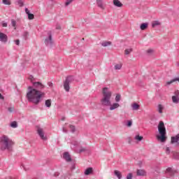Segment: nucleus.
<instances>
[{
    "instance_id": "obj_11",
    "label": "nucleus",
    "mask_w": 179,
    "mask_h": 179,
    "mask_svg": "<svg viewBox=\"0 0 179 179\" xmlns=\"http://www.w3.org/2000/svg\"><path fill=\"white\" fill-rule=\"evenodd\" d=\"M166 174H169L171 176V177H173V176L174 175L175 173H177V171L174 169H173V168H168L166 171Z\"/></svg>"
},
{
    "instance_id": "obj_17",
    "label": "nucleus",
    "mask_w": 179,
    "mask_h": 179,
    "mask_svg": "<svg viewBox=\"0 0 179 179\" xmlns=\"http://www.w3.org/2000/svg\"><path fill=\"white\" fill-rule=\"evenodd\" d=\"M52 103V101L51 99H47L45 101V107H48V108H50L51 107V104Z\"/></svg>"
},
{
    "instance_id": "obj_37",
    "label": "nucleus",
    "mask_w": 179,
    "mask_h": 179,
    "mask_svg": "<svg viewBox=\"0 0 179 179\" xmlns=\"http://www.w3.org/2000/svg\"><path fill=\"white\" fill-rule=\"evenodd\" d=\"M8 110L9 113H13V112H15V108H13V107H9V108H8Z\"/></svg>"
},
{
    "instance_id": "obj_12",
    "label": "nucleus",
    "mask_w": 179,
    "mask_h": 179,
    "mask_svg": "<svg viewBox=\"0 0 179 179\" xmlns=\"http://www.w3.org/2000/svg\"><path fill=\"white\" fill-rule=\"evenodd\" d=\"M179 141V134L175 136H172L171 139V143H178Z\"/></svg>"
},
{
    "instance_id": "obj_44",
    "label": "nucleus",
    "mask_w": 179,
    "mask_h": 179,
    "mask_svg": "<svg viewBox=\"0 0 179 179\" xmlns=\"http://www.w3.org/2000/svg\"><path fill=\"white\" fill-rule=\"evenodd\" d=\"M48 86H49V87H52L54 86V84L51 82H48Z\"/></svg>"
},
{
    "instance_id": "obj_24",
    "label": "nucleus",
    "mask_w": 179,
    "mask_h": 179,
    "mask_svg": "<svg viewBox=\"0 0 179 179\" xmlns=\"http://www.w3.org/2000/svg\"><path fill=\"white\" fill-rule=\"evenodd\" d=\"M102 47H108V45H111V42L105 41L101 43Z\"/></svg>"
},
{
    "instance_id": "obj_36",
    "label": "nucleus",
    "mask_w": 179,
    "mask_h": 179,
    "mask_svg": "<svg viewBox=\"0 0 179 179\" xmlns=\"http://www.w3.org/2000/svg\"><path fill=\"white\" fill-rule=\"evenodd\" d=\"M1 26H2V27H8V23L4 22V21H3L1 22Z\"/></svg>"
},
{
    "instance_id": "obj_27",
    "label": "nucleus",
    "mask_w": 179,
    "mask_h": 179,
    "mask_svg": "<svg viewBox=\"0 0 179 179\" xmlns=\"http://www.w3.org/2000/svg\"><path fill=\"white\" fill-rule=\"evenodd\" d=\"M131 52H132V48L126 49L124 50V54L126 55H129V54H131Z\"/></svg>"
},
{
    "instance_id": "obj_14",
    "label": "nucleus",
    "mask_w": 179,
    "mask_h": 179,
    "mask_svg": "<svg viewBox=\"0 0 179 179\" xmlns=\"http://www.w3.org/2000/svg\"><path fill=\"white\" fill-rule=\"evenodd\" d=\"M140 106L139 104L136 103H134L131 104V108L133 110V111H138V110H139L140 108Z\"/></svg>"
},
{
    "instance_id": "obj_29",
    "label": "nucleus",
    "mask_w": 179,
    "mask_h": 179,
    "mask_svg": "<svg viewBox=\"0 0 179 179\" xmlns=\"http://www.w3.org/2000/svg\"><path fill=\"white\" fill-rule=\"evenodd\" d=\"M10 127L12 128H17V122H13L11 124H10Z\"/></svg>"
},
{
    "instance_id": "obj_42",
    "label": "nucleus",
    "mask_w": 179,
    "mask_h": 179,
    "mask_svg": "<svg viewBox=\"0 0 179 179\" xmlns=\"http://www.w3.org/2000/svg\"><path fill=\"white\" fill-rule=\"evenodd\" d=\"M166 155H170V148L166 147Z\"/></svg>"
},
{
    "instance_id": "obj_47",
    "label": "nucleus",
    "mask_w": 179,
    "mask_h": 179,
    "mask_svg": "<svg viewBox=\"0 0 179 179\" xmlns=\"http://www.w3.org/2000/svg\"><path fill=\"white\" fill-rule=\"evenodd\" d=\"M25 13H27V15L30 14V10H29V8H25Z\"/></svg>"
},
{
    "instance_id": "obj_28",
    "label": "nucleus",
    "mask_w": 179,
    "mask_h": 179,
    "mask_svg": "<svg viewBox=\"0 0 179 179\" xmlns=\"http://www.w3.org/2000/svg\"><path fill=\"white\" fill-rule=\"evenodd\" d=\"M17 5L22 8L24 5V3L23 2L22 0H17Z\"/></svg>"
},
{
    "instance_id": "obj_56",
    "label": "nucleus",
    "mask_w": 179,
    "mask_h": 179,
    "mask_svg": "<svg viewBox=\"0 0 179 179\" xmlns=\"http://www.w3.org/2000/svg\"><path fill=\"white\" fill-rule=\"evenodd\" d=\"M177 145L179 146V143H177Z\"/></svg>"
},
{
    "instance_id": "obj_39",
    "label": "nucleus",
    "mask_w": 179,
    "mask_h": 179,
    "mask_svg": "<svg viewBox=\"0 0 179 179\" xmlns=\"http://www.w3.org/2000/svg\"><path fill=\"white\" fill-rule=\"evenodd\" d=\"M127 127H132V121L131 120L127 121Z\"/></svg>"
},
{
    "instance_id": "obj_32",
    "label": "nucleus",
    "mask_w": 179,
    "mask_h": 179,
    "mask_svg": "<svg viewBox=\"0 0 179 179\" xmlns=\"http://www.w3.org/2000/svg\"><path fill=\"white\" fill-rule=\"evenodd\" d=\"M173 157L176 160H179V152H175L173 153Z\"/></svg>"
},
{
    "instance_id": "obj_45",
    "label": "nucleus",
    "mask_w": 179,
    "mask_h": 179,
    "mask_svg": "<svg viewBox=\"0 0 179 179\" xmlns=\"http://www.w3.org/2000/svg\"><path fill=\"white\" fill-rule=\"evenodd\" d=\"M147 53H148V54H153V50H152V49L148 50H147Z\"/></svg>"
},
{
    "instance_id": "obj_3",
    "label": "nucleus",
    "mask_w": 179,
    "mask_h": 179,
    "mask_svg": "<svg viewBox=\"0 0 179 179\" xmlns=\"http://www.w3.org/2000/svg\"><path fill=\"white\" fill-rule=\"evenodd\" d=\"M13 145L15 143L9 136L3 135L0 137V150H10Z\"/></svg>"
},
{
    "instance_id": "obj_4",
    "label": "nucleus",
    "mask_w": 179,
    "mask_h": 179,
    "mask_svg": "<svg viewBox=\"0 0 179 179\" xmlns=\"http://www.w3.org/2000/svg\"><path fill=\"white\" fill-rule=\"evenodd\" d=\"M158 132L159 134V135L157 136L158 141L166 142V127L164 126V122L163 121H160L158 124Z\"/></svg>"
},
{
    "instance_id": "obj_55",
    "label": "nucleus",
    "mask_w": 179,
    "mask_h": 179,
    "mask_svg": "<svg viewBox=\"0 0 179 179\" xmlns=\"http://www.w3.org/2000/svg\"><path fill=\"white\" fill-rule=\"evenodd\" d=\"M62 120V121H64V120H65V118L63 117Z\"/></svg>"
},
{
    "instance_id": "obj_54",
    "label": "nucleus",
    "mask_w": 179,
    "mask_h": 179,
    "mask_svg": "<svg viewBox=\"0 0 179 179\" xmlns=\"http://www.w3.org/2000/svg\"><path fill=\"white\" fill-rule=\"evenodd\" d=\"M0 100H3V96H2V94H0Z\"/></svg>"
},
{
    "instance_id": "obj_21",
    "label": "nucleus",
    "mask_w": 179,
    "mask_h": 179,
    "mask_svg": "<svg viewBox=\"0 0 179 179\" xmlns=\"http://www.w3.org/2000/svg\"><path fill=\"white\" fill-rule=\"evenodd\" d=\"M115 100L116 103H120V101H121V94H117Z\"/></svg>"
},
{
    "instance_id": "obj_33",
    "label": "nucleus",
    "mask_w": 179,
    "mask_h": 179,
    "mask_svg": "<svg viewBox=\"0 0 179 179\" xmlns=\"http://www.w3.org/2000/svg\"><path fill=\"white\" fill-rule=\"evenodd\" d=\"M3 5H10V0H3Z\"/></svg>"
},
{
    "instance_id": "obj_15",
    "label": "nucleus",
    "mask_w": 179,
    "mask_h": 179,
    "mask_svg": "<svg viewBox=\"0 0 179 179\" xmlns=\"http://www.w3.org/2000/svg\"><path fill=\"white\" fill-rule=\"evenodd\" d=\"M136 174L138 176H146V172L143 169H138Z\"/></svg>"
},
{
    "instance_id": "obj_6",
    "label": "nucleus",
    "mask_w": 179,
    "mask_h": 179,
    "mask_svg": "<svg viewBox=\"0 0 179 179\" xmlns=\"http://www.w3.org/2000/svg\"><path fill=\"white\" fill-rule=\"evenodd\" d=\"M73 79V77L72 76H69L66 78L64 82V89L66 92H69L71 90V87L69 85L71 84V82H72Z\"/></svg>"
},
{
    "instance_id": "obj_8",
    "label": "nucleus",
    "mask_w": 179,
    "mask_h": 179,
    "mask_svg": "<svg viewBox=\"0 0 179 179\" xmlns=\"http://www.w3.org/2000/svg\"><path fill=\"white\" fill-rule=\"evenodd\" d=\"M0 41H1V43H7L8 42V35L5 34L2 32H0Z\"/></svg>"
},
{
    "instance_id": "obj_16",
    "label": "nucleus",
    "mask_w": 179,
    "mask_h": 179,
    "mask_svg": "<svg viewBox=\"0 0 179 179\" xmlns=\"http://www.w3.org/2000/svg\"><path fill=\"white\" fill-rule=\"evenodd\" d=\"M113 5L117 6V8H121L122 6L121 1L119 0H113Z\"/></svg>"
},
{
    "instance_id": "obj_1",
    "label": "nucleus",
    "mask_w": 179,
    "mask_h": 179,
    "mask_svg": "<svg viewBox=\"0 0 179 179\" xmlns=\"http://www.w3.org/2000/svg\"><path fill=\"white\" fill-rule=\"evenodd\" d=\"M33 87H28V92L27 93V99L29 103H33L34 104H39L41 99L45 97V92H41L45 85L41 82H31Z\"/></svg>"
},
{
    "instance_id": "obj_41",
    "label": "nucleus",
    "mask_w": 179,
    "mask_h": 179,
    "mask_svg": "<svg viewBox=\"0 0 179 179\" xmlns=\"http://www.w3.org/2000/svg\"><path fill=\"white\" fill-rule=\"evenodd\" d=\"M127 179H132V173H129L127 177H126Z\"/></svg>"
},
{
    "instance_id": "obj_7",
    "label": "nucleus",
    "mask_w": 179,
    "mask_h": 179,
    "mask_svg": "<svg viewBox=\"0 0 179 179\" xmlns=\"http://www.w3.org/2000/svg\"><path fill=\"white\" fill-rule=\"evenodd\" d=\"M37 134L42 141H47V136L44 135V131L41 128L37 129Z\"/></svg>"
},
{
    "instance_id": "obj_22",
    "label": "nucleus",
    "mask_w": 179,
    "mask_h": 179,
    "mask_svg": "<svg viewBox=\"0 0 179 179\" xmlns=\"http://www.w3.org/2000/svg\"><path fill=\"white\" fill-rule=\"evenodd\" d=\"M173 103H176V104L179 102V98L177 96H172Z\"/></svg>"
},
{
    "instance_id": "obj_18",
    "label": "nucleus",
    "mask_w": 179,
    "mask_h": 179,
    "mask_svg": "<svg viewBox=\"0 0 179 179\" xmlns=\"http://www.w3.org/2000/svg\"><path fill=\"white\" fill-rule=\"evenodd\" d=\"M163 110H164V107L162 104H159L157 106V111L159 113V114L163 113Z\"/></svg>"
},
{
    "instance_id": "obj_30",
    "label": "nucleus",
    "mask_w": 179,
    "mask_h": 179,
    "mask_svg": "<svg viewBox=\"0 0 179 179\" xmlns=\"http://www.w3.org/2000/svg\"><path fill=\"white\" fill-rule=\"evenodd\" d=\"M75 0H66L65 3V6H69L71 5V3L73 2Z\"/></svg>"
},
{
    "instance_id": "obj_26",
    "label": "nucleus",
    "mask_w": 179,
    "mask_h": 179,
    "mask_svg": "<svg viewBox=\"0 0 179 179\" xmlns=\"http://www.w3.org/2000/svg\"><path fill=\"white\" fill-rule=\"evenodd\" d=\"M121 68H122V64H117L115 65V71H120V69H121Z\"/></svg>"
},
{
    "instance_id": "obj_49",
    "label": "nucleus",
    "mask_w": 179,
    "mask_h": 179,
    "mask_svg": "<svg viewBox=\"0 0 179 179\" xmlns=\"http://www.w3.org/2000/svg\"><path fill=\"white\" fill-rule=\"evenodd\" d=\"M68 176H66V175L62 176L60 177L61 179H66Z\"/></svg>"
},
{
    "instance_id": "obj_50",
    "label": "nucleus",
    "mask_w": 179,
    "mask_h": 179,
    "mask_svg": "<svg viewBox=\"0 0 179 179\" xmlns=\"http://www.w3.org/2000/svg\"><path fill=\"white\" fill-rule=\"evenodd\" d=\"M175 94H176V96H179V91H178V90H176V91L175 92Z\"/></svg>"
},
{
    "instance_id": "obj_9",
    "label": "nucleus",
    "mask_w": 179,
    "mask_h": 179,
    "mask_svg": "<svg viewBox=\"0 0 179 179\" xmlns=\"http://www.w3.org/2000/svg\"><path fill=\"white\" fill-rule=\"evenodd\" d=\"M96 5L98 8H100V9H102V10H104V9H106V6L103 3V0H96Z\"/></svg>"
},
{
    "instance_id": "obj_13",
    "label": "nucleus",
    "mask_w": 179,
    "mask_h": 179,
    "mask_svg": "<svg viewBox=\"0 0 179 179\" xmlns=\"http://www.w3.org/2000/svg\"><path fill=\"white\" fill-rule=\"evenodd\" d=\"M85 176H90V174H93V168L89 167L84 171Z\"/></svg>"
},
{
    "instance_id": "obj_53",
    "label": "nucleus",
    "mask_w": 179,
    "mask_h": 179,
    "mask_svg": "<svg viewBox=\"0 0 179 179\" xmlns=\"http://www.w3.org/2000/svg\"><path fill=\"white\" fill-rule=\"evenodd\" d=\"M85 148H83V149H80V150H79V153H82V152H85Z\"/></svg>"
},
{
    "instance_id": "obj_38",
    "label": "nucleus",
    "mask_w": 179,
    "mask_h": 179,
    "mask_svg": "<svg viewBox=\"0 0 179 179\" xmlns=\"http://www.w3.org/2000/svg\"><path fill=\"white\" fill-rule=\"evenodd\" d=\"M11 25L13 26V27H16V21H15L14 20H12Z\"/></svg>"
},
{
    "instance_id": "obj_43",
    "label": "nucleus",
    "mask_w": 179,
    "mask_h": 179,
    "mask_svg": "<svg viewBox=\"0 0 179 179\" xmlns=\"http://www.w3.org/2000/svg\"><path fill=\"white\" fill-rule=\"evenodd\" d=\"M28 36H29V32H27V31L24 32V38H27Z\"/></svg>"
},
{
    "instance_id": "obj_23",
    "label": "nucleus",
    "mask_w": 179,
    "mask_h": 179,
    "mask_svg": "<svg viewBox=\"0 0 179 179\" xmlns=\"http://www.w3.org/2000/svg\"><path fill=\"white\" fill-rule=\"evenodd\" d=\"M134 139L136 141H137V142H141V141H143V136H141L139 135H136L135 137H134Z\"/></svg>"
},
{
    "instance_id": "obj_31",
    "label": "nucleus",
    "mask_w": 179,
    "mask_h": 179,
    "mask_svg": "<svg viewBox=\"0 0 179 179\" xmlns=\"http://www.w3.org/2000/svg\"><path fill=\"white\" fill-rule=\"evenodd\" d=\"M174 82H176V81L174 80V78H173V79L171 80L170 81L166 82V86H170V85H171V83H174Z\"/></svg>"
},
{
    "instance_id": "obj_34",
    "label": "nucleus",
    "mask_w": 179,
    "mask_h": 179,
    "mask_svg": "<svg viewBox=\"0 0 179 179\" xmlns=\"http://www.w3.org/2000/svg\"><path fill=\"white\" fill-rule=\"evenodd\" d=\"M28 19L29 20H33V19H34V15L29 13V14H28Z\"/></svg>"
},
{
    "instance_id": "obj_35",
    "label": "nucleus",
    "mask_w": 179,
    "mask_h": 179,
    "mask_svg": "<svg viewBox=\"0 0 179 179\" xmlns=\"http://www.w3.org/2000/svg\"><path fill=\"white\" fill-rule=\"evenodd\" d=\"M69 128H70L71 132H75V131H76V129L75 128V126H73V125H70Z\"/></svg>"
},
{
    "instance_id": "obj_25",
    "label": "nucleus",
    "mask_w": 179,
    "mask_h": 179,
    "mask_svg": "<svg viewBox=\"0 0 179 179\" xmlns=\"http://www.w3.org/2000/svg\"><path fill=\"white\" fill-rule=\"evenodd\" d=\"M156 26H160V22H159V21L152 22V27H156Z\"/></svg>"
},
{
    "instance_id": "obj_5",
    "label": "nucleus",
    "mask_w": 179,
    "mask_h": 179,
    "mask_svg": "<svg viewBox=\"0 0 179 179\" xmlns=\"http://www.w3.org/2000/svg\"><path fill=\"white\" fill-rule=\"evenodd\" d=\"M45 44L46 47L52 48L54 47V40H52V34L51 32L48 33V37L45 38Z\"/></svg>"
},
{
    "instance_id": "obj_51",
    "label": "nucleus",
    "mask_w": 179,
    "mask_h": 179,
    "mask_svg": "<svg viewBox=\"0 0 179 179\" xmlns=\"http://www.w3.org/2000/svg\"><path fill=\"white\" fill-rule=\"evenodd\" d=\"M56 29H57V30H59V29H61V26H60V25H57V26H56Z\"/></svg>"
},
{
    "instance_id": "obj_46",
    "label": "nucleus",
    "mask_w": 179,
    "mask_h": 179,
    "mask_svg": "<svg viewBox=\"0 0 179 179\" xmlns=\"http://www.w3.org/2000/svg\"><path fill=\"white\" fill-rule=\"evenodd\" d=\"M54 177H59V172H55L54 173Z\"/></svg>"
},
{
    "instance_id": "obj_19",
    "label": "nucleus",
    "mask_w": 179,
    "mask_h": 179,
    "mask_svg": "<svg viewBox=\"0 0 179 179\" xmlns=\"http://www.w3.org/2000/svg\"><path fill=\"white\" fill-rule=\"evenodd\" d=\"M114 174L115 176H116V177H117L118 179L122 178V175L121 174V172H120V171L115 170L114 171Z\"/></svg>"
},
{
    "instance_id": "obj_2",
    "label": "nucleus",
    "mask_w": 179,
    "mask_h": 179,
    "mask_svg": "<svg viewBox=\"0 0 179 179\" xmlns=\"http://www.w3.org/2000/svg\"><path fill=\"white\" fill-rule=\"evenodd\" d=\"M113 96V91L108 87H103L102 89V99H101V104L103 107H109L110 111L118 110L120 106L118 103H111V96Z\"/></svg>"
},
{
    "instance_id": "obj_48",
    "label": "nucleus",
    "mask_w": 179,
    "mask_h": 179,
    "mask_svg": "<svg viewBox=\"0 0 179 179\" xmlns=\"http://www.w3.org/2000/svg\"><path fill=\"white\" fill-rule=\"evenodd\" d=\"M15 44H16V45H19V44H20V41L16 40L15 41Z\"/></svg>"
},
{
    "instance_id": "obj_10",
    "label": "nucleus",
    "mask_w": 179,
    "mask_h": 179,
    "mask_svg": "<svg viewBox=\"0 0 179 179\" xmlns=\"http://www.w3.org/2000/svg\"><path fill=\"white\" fill-rule=\"evenodd\" d=\"M63 158L64 159V160H66V162H71L72 160V158H71V155L68 152H65L63 154Z\"/></svg>"
},
{
    "instance_id": "obj_40",
    "label": "nucleus",
    "mask_w": 179,
    "mask_h": 179,
    "mask_svg": "<svg viewBox=\"0 0 179 179\" xmlns=\"http://www.w3.org/2000/svg\"><path fill=\"white\" fill-rule=\"evenodd\" d=\"M70 169H71V171H73V170H75V169H76V166L73 163V164H71V166H70Z\"/></svg>"
},
{
    "instance_id": "obj_52",
    "label": "nucleus",
    "mask_w": 179,
    "mask_h": 179,
    "mask_svg": "<svg viewBox=\"0 0 179 179\" xmlns=\"http://www.w3.org/2000/svg\"><path fill=\"white\" fill-rule=\"evenodd\" d=\"M173 79H174L173 80H175V82H179V78H175Z\"/></svg>"
},
{
    "instance_id": "obj_20",
    "label": "nucleus",
    "mask_w": 179,
    "mask_h": 179,
    "mask_svg": "<svg viewBox=\"0 0 179 179\" xmlns=\"http://www.w3.org/2000/svg\"><path fill=\"white\" fill-rule=\"evenodd\" d=\"M141 30H146L148 29V23H142L140 26Z\"/></svg>"
}]
</instances>
